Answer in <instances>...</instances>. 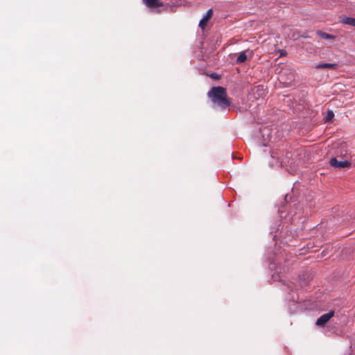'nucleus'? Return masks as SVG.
I'll use <instances>...</instances> for the list:
<instances>
[{
  "label": "nucleus",
  "mask_w": 355,
  "mask_h": 355,
  "mask_svg": "<svg viewBox=\"0 0 355 355\" xmlns=\"http://www.w3.org/2000/svg\"><path fill=\"white\" fill-rule=\"evenodd\" d=\"M208 96L214 103L217 104L221 108H226L230 105V102L227 98L226 89L224 87H212L208 92Z\"/></svg>",
  "instance_id": "nucleus-1"
},
{
  "label": "nucleus",
  "mask_w": 355,
  "mask_h": 355,
  "mask_svg": "<svg viewBox=\"0 0 355 355\" xmlns=\"http://www.w3.org/2000/svg\"><path fill=\"white\" fill-rule=\"evenodd\" d=\"M330 164L331 166L338 168H349L352 165L351 162L347 160H338L336 157L330 159Z\"/></svg>",
  "instance_id": "nucleus-2"
},
{
  "label": "nucleus",
  "mask_w": 355,
  "mask_h": 355,
  "mask_svg": "<svg viewBox=\"0 0 355 355\" xmlns=\"http://www.w3.org/2000/svg\"><path fill=\"white\" fill-rule=\"evenodd\" d=\"M334 315V311H331L327 313H325L321 315L316 321V324L318 326H323Z\"/></svg>",
  "instance_id": "nucleus-3"
},
{
  "label": "nucleus",
  "mask_w": 355,
  "mask_h": 355,
  "mask_svg": "<svg viewBox=\"0 0 355 355\" xmlns=\"http://www.w3.org/2000/svg\"><path fill=\"white\" fill-rule=\"evenodd\" d=\"M252 93L255 98H263L266 95V91L263 85H258L254 87Z\"/></svg>",
  "instance_id": "nucleus-4"
},
{
  "label": "nucleus",
  "mask_w": 355,
  "mask_h": 355,
  "mask_svg": "<svg viewBox=\"0 0 355 355\" xmlns=\"http://www.w3.org/2000/svg\"><path fill=\"white\" fill-rule=\"evenodd\" d=\"M144 4L150 8H156L163 6V3L159 0H143Z\"/></svg>",
  "instance_id": "nucleus-5"
},
{
  "label": "nucleus",
  "mask_w": 355,
  "mask_h": 355,
  "mask_svg": "<svg viewBox=\"0 0 355 355\" xmlns=\"http://www.w3.org/2000/svg\"><path fill=\"white\" fill-rule=\"evenodd\" d=\"M213 15V12L211 9H209L207 11L206 15L203 17V18L200 21L199 26L202 28L206 26L208 20Z\"/></svg>",
  "instance_id": "nucleus-6"
},
{
  "label": "nucleus",
  "mask_w": 355,
  "mask_h": 355,
  "mask_svg": "<svg viewBox=\"0 0 355 355\" xmlns=\"http://www.w3.org/2000/svg\"><path fill=\"white\" fill-rule=\"evenodd\" d=\"M338 65L336 63H321L318 64L315 66L316 69H323V68H329V69H336L338 68Z\"/></svg>",
  "instance_id": "nucleus-7"
},
{
  "label": "nucleus",
  "mask_w": 355,
  "mask_h": 355,
  "mask_svg": "<svg viewBox=\"0 0 355 355\" xmlns=\"http://www.w3.org/2000/svg\"><path fill=\"white\" fill-rule=\"evenodd\" d=\"M318 35H319L321 38L324 40H335L336 36L334 35H331L324 32L318 31L317 33Z\"/></svg>",
  "instance_id": "nucleus-8"
},
{
  "label": "nucleus",
  "mask_w": 355,
  "mask_h": 355,
  "mask_svg": "<svg viewBox=\"0 0 355 355\" xmlns=\"http://www.w3.org/2000/svg\"><path fill=\"white\" fill-rule=\"evenodd\" d=\"M345 24L350 25L355 27V18L352 17H345L342 20Z\"/></svg>",
  "instance_id": "nucleus-9"
},
{
  "label": "nucleus",
  "mask_w": 355,
  "mask_h": 355,
  "mask_svg": "<svg viewBox=\"0 0 355 355\" xmlns=\"http://www.w3.org/2000/svg\"><path fill=\"white\" fill-rule=\"evenodd\" d=\"M247 60V55L245 54V52H241L237 59H236V62L237 63H243L244 62L245 60Z\"/></svg>",
  "instance_id": "nucleus-10"
},
{
  "label": "nucleus",
  "mask_w": 355,
  "mask_h": 355,
  "mask_svg": "<svg viewBox=\"0 0 355 355\" xmlns=\"http://www.w3.org/2000/svg\"><path fill=\"white\" fill-rule=\"evenodd\" d=\"M334 116V114L333 112V111L331 110H329L327 113V115L325 116L324 119V122H328L329 121H331Z\"/></svg>",
  "instance_id": "nucleus-11"
},
{
  "label": "nucleus",
  "mask_w": 355,
  "mask_h": 355,
  "mask_svg": "<svg viewBox=\"0 0 355 355\" xmlns=\"http://www.w3.org/2000/svg\"><path fill=\"white\" fill-rule=\"evenodd\" d=\"M211 76H212V77H214V78H216V75H215V73H213V74L211 75Z\"/></svg>",
  "instance_id": "nucleus-12"
}]
</instances>
